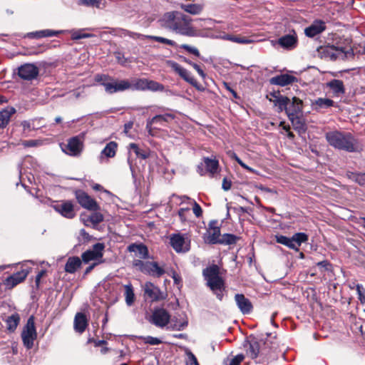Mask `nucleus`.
<instances>
[{
	"instance_id": "23",
	"label": "nucleus",
	"mask_w": 365,
	"mask_h": 365,
	"mask_svg": "<svg viewBox=\"0 0 365 365\" xmlns=\"http://www.w3.org/2000/svg\"><path fill=\"white\" fill-rule=\"evenodd\" d=\"M145 294L147 295L152 301H159L164 299L163 293L160 289L151 282H146L145 284Z\"/></svg>"
},
{
	"instance_id": "56",
	"label": "nucleus",
	"mask_w": 365,
	"mask_h": 365,
	"mask_svg": "<svg viewBox=\"0 0 365 365\" xmlns=\"http://www.w3.org/2000/svg\"><path fill=\"white\" fill-rule=\"evenodd\" d=\"M144 342L150 345H158L162 343V341L157 338L151 336L144 337Z\"/></svg>"
},
{
	"instance_id": "62",
	"label": "nucleus",
	"mask_w": 365,
	"mask_h": 365,
	"mask_svg": "<svg viewBox=\"0 0 365 365\" xmlns=\"http://www.w3.org/2000/svg\"><path fill=\"white\" fill-rule=\"evenodd\" d=\"M130 33V31L123 29H113V31H112V34H113L115 35H119L120 36H129Z\"/></svg>"
},
{
	"instance_id": "51",
	"label": "nucleus",
	"mask_w": 365,
	"mask_h": 365,
	"mask_svg": "<svg viewBox=\"0 0 365 365\" xmlns=\"http://www.w3.org/2000/svg\"><path fill=\"white\" fill-rule=\"evenodd\" d=\"M148 86V79L141 78L138 79L133 85V87L137 90H146Z\"/></svg>"
},
{
	"instance_id": "27",
	"label": "nucleus",
	"mask_w": 365,
	"mask_h": 365,
	"mask_svg": "<svg viewBox=\"0 0 365 365\" xmlns=\"http://www.w3.org/2000/svg\"><path fill=\"white\" fill-rule=\"evenodd\" d=\"M327 87L329 88L335 96L345 93V88L342 81L338 79H332L326 83Z\"/></svg>"
},
{
	"instance_id": "12",
	"label": "nucleus",
	"mask_w": 365,
	"mask_h": 365,
	"mask_svg": "<svg viewBox=\"0 0 365 365\" xmlns=\"http://www.w3.org/2000/svg\"><path fill=\"white\" fill-rule=\"evenodd\" d=\"M52 207L57 212L68 219H72L76 215L73 209V205L71 201H61L55 205H53Z\"/></svg>"
},
{
	"instance_id": "44",
	"label": "nucleus",
	"mask_w": 365,
	"mask_h": 365,
	"mask_svg": "<svg viewBox=\"0 0 365 365\" xmlns=\"http://www.w3.org/2000/svg\"><path fill=\"white\" fill-rule=\"evenodd\" d=\"M244 359L245 356L242 354H237L231 359H227L225 365H240Z\"/></svg>"
},
{
	"instance_id": "19",
	"label": "nucleus",
	"mask_w": 365,
	"mask_h": 365,
	"mask_svg": "<svg viewBox=\"0 0 365 365\" xmlns=\"http://www.w3.org/2000/svg\"><path fill=\"white\" fill-rule=\"evenodd\" d=\"M325 29V22L322 20H316L304 29V34L307 36L312 38L322 33Z\"/></svg>"
},
{
	"instance_id": "35",
	"label": "nucleus",
	"mask_w": 365,
	"mask_h": 365,
	"mask_svg": "<svg viewBox=\"0 0 365 365\" xmlns=\"http://www.w3.org/2000/svg\"><path fill=\"white\" fill-rule=\"evenodd\" d=\"M203 161L206 168V171L210 173L212 175H214L217 173L219 163L218 160L215 159H211L208 157H205L203 158Z\"/></svg>"
},
{
	"instance_id": "8",
	"label": "nucleus",
	"mask_w": 365,
	"mask_h": 365,
	"mask_svg": "<svg viewBox=\"0 0 365 365\" xmlns=\"http://www.w3.org/2000/svg\"><path fill=\"white\" fill-rule=\"evenodd\" d=\"M104 250L105 245L103 243L98 242L94 244L91 249L86 250L82 254V261L84 263H88L91 261L103 263L105 262L103 259Z\"/></svg>"
},
{
	"instance_id": "2",
	"label": "nucleus",
	"mask_w": 365,
	"mask_h": 365,
	"mask_svg": "<svg viewBox=\"0 0 365 365\" xmlns=\"http://www.w3.org/2000/svg\"><path fill=\"white\" fill-rule=\"evenodd\" d=\"M326 139L330 145L339 150L349 153L362 150L361 144L350 133L330 131L326 133Z\"/></svg>"
},
{
	"instance_id": "25",
	"label": "nucleus",
	"mask_w": 365,
	"mask_h": 365,
	"mask_svg": "<svg viewBox=\"0 0 365 365\" xmlns=\"http://www.w3.org/2000/svg\"><path fill=\"white\" fill-rule=\"evenodd\" d=\"M302 110V101L297 97L292 98V101H289L286 113L288 117L297 115Z\"/></svg>"
},
{
	"instance_id": "13",
	"label": "nucleus",
	"mask_w": 365,
	"mask_h": 365,
	"mask_svg": "<svg viewBox=\"0 0 365 365\" xmlns=\"http://www.w3.org/2000/svg\"><path fill=\"white\" fill-rule=\"evenodd\" d=\"M216 224L217 221H211L209 223L208 230L204 237L205 242L208 244H219L220 240V228L216 226Z\"/></svg>"
},
{
	"instance_id": "15",
	"label": "nucleus",
	"mask_w": 365,
	"mask_h": 365,
	"mask_svg": "<svg viewBox=\"0 0 365 365\" xmlns=\"http://www.w3.org/2000/svg\"><path fill=\"white\" fill-rule=\"evenodd\" d=\"M132 84L127 80L115 81L111 78L110 83L105 85V91L109 94L130 89Z\"/></svg>"
},
{
	"instance_id": "38",
	"label": "nucleus",
	"mask_w": 365,
	"mask_h": 365,
	"mask_svg": "<svg viewBox=\"0 0 365 365\" xmlns=\"http://www.w3.org/2000/svg\"><path fill=\"white\" fill-rule=\"evenodd\" d=\"M125 302L128 306H131L135 300V294L133 288L131 284H128L124 286Z\"/></svg>"
},
{
	"instance_id": "32",
	"label": "nucleus",
	"mask_w": 365,
	"mask_h": 365,
	"mask_svg": "<svg viewBox=\"0 0 365 365\" xmlns=\"http://www.w3.org/2000/svg\"><path fill=\"white\" fill-rule=\"evenodd\" d=\"M16 112L14 108H6L0 111V129L6 128L11 115Z\"/></svg>"
},
{
	"instance_id": "55",
	"label": "nucleus",
	"mask_w": 365,
	"mask_h": 365,
	"mask_svg": "<svg viewBox=\"0 0 365 365\" xmlns=\"http://www.w3.org/2000/svg\"><path fill=\"white\" fill-rule=\"evenodd\" d=\"M354 180L360 185L365 186V173H353Z\"/></svg>"
},
{
	"instance_id": "20",
	"label": "nucleus",
	"mask_w": 365,
	"mask_h": 365,
	"mask_svg": "<svg viewBox=\"0 0 365 365\" xmlns=\"http://www.w3.org/2000/svg\"><path fill=\"white\" fill-rule=\"evenodd\" d=\"M312 108L317 112H324L334 106V101L329 98H318L312 102Z\"/></svg>"
},
{
	"instance_id": "41",
	"label": "nucleus",
	"mask_w": 365,
	"mask_h": 365,
	"mask_svg": "<svg viewBox=\"0 0 365 365\" xmlns=\"http://www.w3.org/2000/svg\"><path fill=\"white\" fill-rule=\"evenodd\" d=\"M276 241L277 242L285 245L290 249L293 250L294 247H295L294 244H292V237H287L284 235H277Z\"/></svg>"
},
{
	"instance_id": "14",
	"label": "nucleus",
	"mask_w": 365,
	"mask_h": 365,
	"mask_svg": "<svg viewBox=\"0 0 365 365\" xmlns=\"http://www.w3.org/2000/svg\"><path fill=\"white\" fill-rule=\"evenodd\" d=\"M29 273V270L22 269L6 277L4 280L3 284L6 289H13L15 286L22 282L26 278Z\"/></svg>"
},
{
	"instance_id": "50",
	"label": "nucleus",
	"mask_w": 365,
	"mask_h": 365,
	"mask_svg": "<svg viewBox=\"0 0 365 365\" xmlns=\"http://www.w3.org/2000/svg\"><path fill=\"white\" fill-rule=\"evenodd\" d=\"M356 290L358 294V299L362 304H365V288L360 284L356 285Z\"/></svg>"
},
{
	"instance_id": "3",
	"label": "nucleus",
	"mask_w": 365,
	"mask_h": 365,
	"mask_svg": "<svg viewBox=\"0 0 365 365\" xmlns=\"http://www.w3.org/2000/svg\"><path fill=\"white\" fill-rule=\"evenodd\" d=\"M202 275L206 281V286L219 301H222L226 293V286L223 278L220 275V267L212 264L202 270Z\"/></svg>"
},
{
	"instance_id": "43",
	"label": "nucleus",
	"mask_w": 365,
	"mask_h": 365,
	"mask_svg": "<svg viewBox=\"0 0 365 365\" xmlns=\"http://www.w3.org/2000/svg\"><path fill=\"white\" fill-rule=\"evenodd\" d=\"M147 89L153 91H163L164 90V86L158 82L148 80Z\"/></svg>"
},
{
	"instance_id": "16",
	"label": "nucleus",
	"mask_w": 365,
	"mask_h": 365,
	"mask_svg": "<svg viewBox=\"0 0 365 365\" xmlns=\"http://www.w3.org/2000/svg\"><path fill=\"white\" fill-rule=\"evenodd\" d=\"M83 143L78 137H73L70 138L68 143L64 148H62L63 151L71 156H77L80 155L82 151Z\"/></svg>"
},
{
	"instance_id": "40",
	"label": "nucleus",
	"mask_w": 365,
	"mask_h": 365,
	"mask_svg": "<svg viewBox=\"0 0 365 365\" xmlns=\"http://www.w3.org/2000/svg\"><path fill=\"white\" fill-rule=\"evenodd\" d=\"M290 121L292 122L295 130H297L299 132L303 131L304 132L306 130L305 124L302 121L300 118L297 115L288 117Z\"/></svg>"
},
{
	"instance_id": "46",
	"label": "nucleus",
	"mask_w": 365,
	"mask_h": 365,
	"mask_svg": "<svg viewBox=\"0 0 365 365\" xmlns=\"http://www.w3.org/2000/svg\"><path fill=\"white\" fill-rule=\"evenodd\" d=\"M91 36H93V34L84 33L81 30L71 31V37L74 40L90 38Z\"/></svg>"
},
{
	"instance_id": "60",
	"label": "nucleus",
	"mask_w": 365,
	"mask_h": 365,
	"mask_svg": "<svg viewBox=\"0 0 365 365\" xmlns=\"http://www.w3.org/2000/svg\"><path fill=\"white\" fill-rule=\"evenodd\" d=\"M114 54L118 63L121 65L125 64L127 62V58H125L124 54L122 52L116 51Z\"/></svg>"
},
{
	"instance_id": "34",
	"label": "nucleus",
	"mask_w": 365,
	"mask_h": 365,
	"mask_svg": "<svg viewBox=\"0 0 365 365\" xmlns=\"http://www.w3.org/2000/svg\"><path fill=\"white\" fill-rule=\"evenodd\" d=\"M36 121H43L42 118H34L29 120H24L21 123V126L23 128L24 132H29L32 130H37L42 127H43L45 125H36Z\"/></svg>"
},
{
	"instance_id": "47",
	"label": "nucleus",
	"mask_w": 365,
	"mask_h": 365,
	"mask_svg": "<svg viewBox=\"0 0 365 365\" xmlns=\"http://www.w3.org/2000/svg\"><path fill=\"white\" fill-rule=\"evenodd\" d=\"M111 78L108 75L105 74H98L95 76V81L100 83L104 88L106 83H110Z\"/></svg>"
},
{
	"instance_id": "42",
	"label": "nucleus",
	"mask_w": 365,
	"mask_h": 365,
	"mask_svg": "<svg viewBox=\"0 0 365 365\" xmlns=\"http://www.w3.org/2000/svg\"><path fill=\"white\" fill-rule=\"evenodd\" d=\"M146 36V38H148V39H153L157 42H159V43H165V44H167V45H169V46H176L177 44L175 43V41H173V40H170V39H168V38H165L164 37H161V36Z\"/></svg>"
},
{
	"instance_id": "26",
	"label": "nucleus",
	"mask_w": 365,
	"mask_h": 365,
	"mask_svg": "<svg viewBox=\"0 0 365 365\" xmlns=\"http://www.w3.org/2000/svg\"><path fill=\"white\" fill-rule=\"evenodd\" d=\"M296 81V78L289 74H281L270 78L269 82L272 85H278L285 86L289 85Z\"/></svg>"
},
{
	"instance_id": "5",
	"label": "nucleus",
	"mask_w": 365,
	"mask_h": 365,
	"mask_svg": "<svg viewBox=\"0 0 365 365\" xmlns=\"http://www.w3.org/2000/svg\"><path fill=\"white\" fill-rule=\"evenodd\" d=\"M133 266L141 272L154 277H160L165 274L163 267L159 266L156 262L135 259L133 261Z\"/></svg>"
},
{
	"instance_id": "58",
	"label": "nucleus",
	"mask_w": 365,
	"mask_h": 365,
	"mask_svg": "<svg viewBox=\"0 0 365 365\" xmlns=\"http://www.w3.org/2000/svg\"><path fill=\"white\" fill-rule=\"evenodd\" d=\"M191 204L192 205L193 213L195 214V215L197 217H200L202 214V210L201 207L200 206V205L198 203H197V202L195 200H192Z\"/></svg>"
},
{
	"instance_id": "63",
	"label": "nucleus",
	"mask_w": 365,
	"mask_h": 365,
	"mask_svg": "<svg viewBox=\"0 0 365 365\" xmlns=\"http://www.w3.org/2000/svg\"><path fill=\"white\" fill-rule=\"evenodd\" d=\"M190 211V208L189 207H186V208H180L179 210H178V215L180 218V220L182 221H185L186 220V213L187 212H189Z\"/></svg>"
},
{
	"instance_id": "7",
	"label": "nucleus",
	"mask_w": 365,
	"mask_h": 365,
	"mask_svg": "<svg viewBox=\"0 0 365 365\" xmlns=\"http://www.w3.org/2000/svg\"><path fill=\"white\" fill-rule=\"evenodd\" d=\"M37 334L35 327L34 317L31 316L24 327L21 333V338L24 345L30 349L34 346V341L36 339Z\"/></svg>"
},
{
	"instance_id": "36",
	"label": "nucleus",
	"mask_w": 365,
	"mask_h": 365,
	"mask_svg": "<svg viewBox=\"0 0 365 365\" xmlns=\"http://www.w3.org/2000/svg\"><path fill=\"white\" fill-rule=\"evenodd\" d=\"M292 244L295 246L293 250H298L302 243L308 240V235L304 232H297L292 237Z\"/></svg>"
},
{
	"instance_id": "31",
	"label": "nucleus",
	"mask_w": 365,
	"mask_h": 365,
	"mask_svg": "<svg viewBox=\"0 0 365 365\" xmlns=\"http://www.w3.org/2000/svg\"><path fill=\"white\" fill-rule=\"evenodd\" d=\"M82 261L78 257H69L65 265V271L68 273H74L81 265Z\"/></svg>"
},
{
	"instance_id": "64",
	"label": "nucleus",
	"mask_w": 365,
	"mask_h": 365,
	"mask_svg": "<svg viewBox=\"0 0 365 365\" xmlns=\"http://www.w3.org/2000/svg\"><path fill=\"white\" fill-rule=\"evenodd\" d=\"M187 326V321H184L181 323H175L173 324V329L175 330H182L185 327Z\"/></svg>"
},
{
	"instance_id": "4",
	"label": "nucleus",
	"mask_w": 365,
	"mask_h": 365,
	"mask_svg": "<svg viewBox=\"0 0 365 365\" xmlns=\"http://www.w3.org/2000/svg\"><path fill=\"white\" fill-rule=\"evenodd\" d=\"M269 340H259L256 337L250 336L244 343V347L248 356L252 359H256L261 356L263 359L271 356L272 352L275 351L276 348L272 345Z\"/></svg>"
},
{
	"instance_id": "22",
	"label": "nucleus",
	"mask_w": 365,
	"mask_h": 365,
	"mask_svg": "<svg viewBox=\"0 0 365 365\" xmlns=\"http://www.w3.org/2000/svg\"><path fill=\"white\" fill-rule=\"evenodd\" d=\"M128 251L130 252H134L135 256L140 259L149 258V252L146 245L143 243H132L128 246Z\"/></svg>"
},
{
	"instance_id": "28",
	"label": "nucleus",
	"mask_w": 365,
	"mask_h": 365,
	"mask_svg": "<svg viewBox=\"0 0 365 365\" xmlns=\"http://www.w3.org/2000/svg\"><path fill=\"white\" fill-rule=\"evenodd\" d=\"M118 144L114 141H110L106 144V147L102 150L100 155L101 162L103 161L104 158H113L117 151Z\"/></svg>"
},
{
	"instance_id": "21",
	"label": "nucleus",
	"mask_w": 365,
	"mask_h": 365,
	"mask_svg": "<svg viewBox=\"0 0 365 365\" xmlns=\"http://www.w3.org/2000/svg\"><path fill=\"white\" fill-rule=\"evenodd\" d=\"M170 67L175 71L182 78L189 83H195V78L191 75L190 72L182 67L180 64L174 61L168 62Z\"/></svg>"
},
{
	"instance_id": "9",
	"label": "nucleus",
	"mask_w": 365,
	"mask_h": 365,
	"mask_svg": "<svg viewBox=\"0 0 365 365\" xmlns=\"http://www.w3.org/2000/svg\"><path fill=\"white\" fill-rule=\"evenodd\" d=\"M170 319V315L167 310L158 308L153 312L150 322L156 327L163 328L168 324Z\"/></svg>"
},
{
	"instance_id": "6",
	"label": "nucleus",
	"mask_w": 365,
	"mask_h": 365,
	"mask_svg": "<svg viewBox=\"0 0 365 365\" xmlns=\"http://www.w3.org/2000/svg\"><path fill=\"white\" fill-rule=\"evenodd\" d=\"M174 118L175 115L173 114L165 113L163 115H157L148 119L146 123V130L148 134L151 136H155L157 133L156 130H160V126L165 125V123Z\"/></svg>"
},
{
	"instance_id": "48",
	"label": "nucleus",
	"mask_w": 365,
	"mask_h": 365,
	"mask_svg": "<svg viewBox=\"0 0 365 365\" xmlns=\"http://www.w3.org/2000/svg\"><path fill=\"white\" fill-rule=\"evenodd\" d=\"M232 158L244 169L252 173H257V170L247 165L235 153H232Z\"/></svg>"
},
{
	"instance_id": "49",
	"label": "nucleus",
	"mask_w": 365,
	"mask_h": 365,
	"mask_svg": "<svg viewBox=\"0 0 365 365\" xmlns=\"http://www.w3.org/2000/svg\"><path fill=\"white\" fill-rule=\"evenodd\" d=\"M89 221L93 225H98L103 221V216L100 212H93L89 217Z\"/></svg>"
},
{
	"instance_id": "33",
	"label": "nucleus",
	"mask_w": 365,
	"mask_h": 365,
	"mask_svg": "<svg viewBox=\"0 0 365 365\" xmlns=\"http://www.w3.org/2000/svg\"><path fill=\"white\" fill-rule=\"evenodd\" d=\"M180 8L187 13L192 15L200 14L203 10V5L200 4H182Z\"/></svg>"
},
{
	"instance_id": "17",
	"label": "nucleus",
	"mask_w": 365,
	"mask_h": 365,
	"mask_svg": "<svg viewBox=\"0 0 365 365\" xmlns=\"http://www.w3.org/2000/svg\"><path fill=\"white\" fill-rule=\"evenodd\" d=\"M235 300L237 307L243 314H248L252 312L253 306L248 298L242 294H236Z\"/></svg>"
},
{
	"instance_id": "24",
	"label": "nucleus",
	"mask_w": 365,
	"mask_h": 365,
	"mask_svg": "<svg viewBox=\"0 0 365 365\" xmlns=\"http://www.w3.org/2000/svg\"><path fill=\"white\" fill-rule=\"evenodd\" d=\"M277 43L285 49H292L297 44V34L294 32L292 34L284 35L278 39Z\"/></svg>"
},
{
	"instance_id": "11",
	"label": "nucleus",
	"mask_w": 365,
	"mask_h": 365,
	"mask_svg": "<svg viewBox=\"0 0 365 365\" xmlns=\"http://www.w3.org/2000/svg\"><path fill=\"white\" fill-rule=\"evenodd\" d=\"M76 197L81 206L89 210L96 211L99 210V206L96 201L89 196L86 192L78 190L76 192Z\"/></svg>"
},
{
	"instance_id": "45",
	"label": "nucleus",
	"mask_w": 365,
	"mask_h": 365,
	"mask_svg": "<svg viewBox=\"0 0 365 365\" xmlns=\"http://www.w3.org/2000/svg\"><path fill=\"white\" fill-rule=\"evenodd\" d=\"M289 103V98L287 96H282L281 99L277 101L276 106L278 107L279 112H282V110H285L287 109V107L288 104Z\"/></svg>"
},
{
	"instance_id": "61",
	"label": "nucleus",
	"mask_w": 365,
	"mask_h": 365,
	"mask_svg": "<svg viewBox=\"0 0 365 365\" xmlns=\"http://www.w3.org/2000/svg\"><path fill=\"white\" fill-rule=\"evenodd\" d=\"M91 236L84 229H81L79 232L78 240L80 242H87L90 240Z\"/></svg>"
},
{
	"instance_id": "10",
	"label": "nucleus",
	"mask_w": 365,
	"mask_h": 365,
	"mask_svg": "<svg viewBox=\"0 0 365 365\" xmlns=\"http://www.w3.org/2000/svg\"><path fill=\"white\" fill-rule=\"evenodd\" d=\"M38 68L34 63H24L18 68L19 76L25 81H32L37 78Z\"/></svg>"
},
{
	"instance_id": "53",
	"label": "nucleus",
	"mask_w": 365,
	"mask_h": 365,
	"mask_svg": "<svg viewBox=\"0 0 365 365\" xmlns=\"http://www.w3.org/2000/svg\"><path fill=\"white\" fill-rule=\"evenodd\" d=\"M101 0H79V4L99 8Z\"/></svg>"
},
{
	"instance_id": "18",
	"label": "nucleus",
	"mask_w": 365,
	"mask_h": 365,
	"mask_svg": "<svg viewBox=\"0 0 365 365\" xmlns=\"http://www.w3.org/2000/svg\"><path fill=\"white\" fill-rule=\"evenodd\" d=\"M170 243L177 252H186L189 250V247L185 245V238L180 234L172 235L170 237Z\"/></svg>"
},
{
	"instance_id": "52",
	"label": "nucleus",
	"mask_w": 365,
	"mask_h": 365,
	"mask_svg": "<svg viewBox=\"0 0 365 365\" xmlns=\"http://www.w3.org/2000/svg\"><path fill=\"white\" fill-rule=\"evenodd\" d=\"M179 47L185 50L188 53L195 55L197 57H199L200 55L198 49L195 47L189 46L187 44H181Z\"/></svg>"
},
{
	"instance_id": "39",
	"label": "nucleus",
	"mask_w": 365,
	"mask_h": 365,
	"mask_svg": "<svg viewBox=\"0 0 365 365\" xmlns=\"http://www.w3.org/2000/svg\"><path fill=\"white\" fill-rule=\"evenodd\" d=\"M238 239L239 237L235 235L226 233L221 236L219 244L225 245H234L237 242Z\"/></svg>"
},
{
	"instance_id": "37",
	"label": "nucleus",
	"mask_w": 365,
	"mask_h": 365,
	"mask_svg": "<svg viewBox=\"0 0 365 365\" xmlns=\"http://www.w3.org/2000/svg\"><path fill=\"white\" fill-rule=\"evenodd\" d=\"M20 322V317L17 313L13 314L12 315L9 316L6 320V327L7 329L10 331H14L19 324Z\"/></svg>"
},
{
	"instance_id": "30",
	"label": "nucleus",
	"mask_w": 365,
	"mask_h": 365,
	"mask_svg": "<svg viewBox=\"0 0 365 365\" xmlns=\"http://www.w3.org/2000/svg\"><path fill=\"white\" fill-rule=\"evenodd\" d=\"M61 31H53L51 29H44L41 31H37L34 32L27 33L24 37H28L31 38H41L45 37L55 36H57Z\"/></svg>"
},
{
	"instance_id": "54",
	"label": "nucleus",
	"mask_w": 365,
	"mask_h": 365,
	"mask_svg": "<svg viewBox=\"0 0 365 365\" xmlns=\"http://www.w3.org/2000/svg\"><path fill=\"white\" fill-rule=\"evenodd\" d=\"M234 42L241 44H249L253 43L254 40L245 36H235Z\"/></svg>"
},
{
	"instance_id": "1",
	"label": "nucleus",
	"mask_w": 365,
	"mask_h": 365,
	"mask_svg": "<svg viewBox=\"0 0 365 365\" xmlns=\"http://www.w3.org/2000/svg\"><path fill=\"white\" fill-rule=\"evenodd\" d=\"M162 22L165 28L178 34L188 37L197 36V30L192 25V18L180 11L165 14Z\"/></svg>"
},
{
	"instance_id": "57",
	"label": "nucleus",
	"mask_w": 365,
	"mask_h": 365,
	"mask_svg": "<svg viewBox=\"0 0 365 365\" xmlns=\"http://www.w3.org/2000/svg\"><path fill=\"white\" fill-rule=\"evenodd\" d=\"M186 365H199L197 358L191 351L187 353Z\"/></svg>"
},
{
	"instance_id": "29",
	"label": "nucleus",
	"mask_w": 365,
	"mask_h": 365,
	"mask_svg": "<svg viewBox=\"0 0 365 365\" xmlns=\"http://www.w3.org/2000/svg\"><path fill=\"white\" fill-rule=\"evenodd\" d=\"M88 325V321L84 314L78 312L74 319V329L78 333H83Z\"/></svg>"
},
{
	"instance_id": "59",
	"label": "nucleus",
	"mask_w": 365,
	"mask_h": 365,
	"mask_svg": "<svg viewBox=\"0 0 365 365\" xmlns=\"http://www.w3.org/2000/svg\"><path fill=\"white\" fill-rule=\"evenodd\" d=\"M41 144V142L38 140H24L22 143V145L24 147H36Z\"/></svg>"
}]
</instances>
